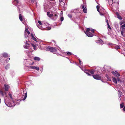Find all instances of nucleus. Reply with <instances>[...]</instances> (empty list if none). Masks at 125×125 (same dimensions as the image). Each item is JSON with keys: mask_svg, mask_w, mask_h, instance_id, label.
Instances as JSON below:
<instances>
[{"mask_svg": "<svg viewBox=\"0 0 125 125\" xmlns=\"http://www.w3.org/2000/svg\"><path fill=\"white\" fill-rule=\"evenodd\" d=\"M14 97L13 94L9 93L8 97L6 96L4 98V102L7 106L12 107L15 105L14 101Z\"/></svg>", "mask_w": 125, "mask_h": 125, "instance_id": "obj_1", "label": "nucleus"}, {"mask_svg": "<svg viewBox=\"0 0 125 125\" xmlns=\"http://www.w3.org/2000/svg\"><path fill=\"white\" fill-rule=\"evenodd\" d=\"M50 0L51 1H45L44 6L46 8L48 7L49 9L52 7H54L56 6V4L55 2L53 1V0Z\"/></svg>", "mask_w": 125, "mask_h": 125, "instance_id": "obj_2", "label": "nucleus"}, {"mask_svg": "<svg viewBox=\"0 0 125 125\" xmlns=\"http://www.w3.org/2000/svg\"><path fill=\"white\" fill-rule=\"evenodd\" d=\"M49 24L46 21H43L42 22V27H39L37 26L38 27L42 30H44V29L46 28V30H50L51 29V27L50 26L49 27Z\"/></svg>", "mask_w": 125, "mask_h": 125, "instance_id": "obj_3", "label": "nucleus"}, {"mask_svg": "<svg viewBox=\"0 0 125 125\" xmlns=\"http://www.w3.org/2000/svg\"><path fill=\"white\" fill-rule=\"evenodd\" d=\"M28 39H27V40H26V42H24L25 43V45H24L23 46L24 48H28L30 46V43L31 44V46L33 47V48L35 46V45L34 44L32 43H31L29 42H28Z\"/></svg>", "mask_w": 125, "mask_h": 125, "instance_id": "obj_4", "label": "nucleus"}, {"mask_svg": "<svg viewBox=\"0 0 125 125\" xmlns=\"http://www.w3.org/2000/svg\"><path fill=\"white\" fill-rule=\"evenodd\" d=\"M96 8L97 11L99 12L100 15L102 16L104 15V14L105 13V10L103 8H101L100 10H99V7L97 5L96 6Z\"/></svg>", "mask_w": 125, "mask_h": 125, "instance_id": "obj_5", "label": "nucleus"}, {"mask_svg": "<svg viewBox=\"0 0 125 125\" xmlns=\"http://www.w3.org/2000/svg\"><path fill=\"white\" fill-rule=\"evenodd\" d=\"M46 49L48 51H50L53 53L56 52L57 51V49L55 47L48 46L47 47Z\"/></svg>", "mask_w": 125, "mask_h": 125, "instance_id": "obj_6", "label": "nucleus"}, {"mask_svg": "<svg viewBox=\"0 0 125 125\" xmlns=\"http://www.w3.org/2000/svg\"><path fill=\"white\" fill-rule=\"evenodd\" d=\"M71 13L74 12L77 15H78L80 13H81L80 12V10L79 9H76L73 10H71Z\"/></svg>", "mask_w": 125, "mask_h": 125, "instance_id": "obj_7", "label": "nucleus"}, {"mask_svg": "<svg viewBox=\"0 0 125 125\" xmlns=\"http://www.w3.org/2000/svg\"><path fill=\"white\" fill-rule=\"evenodd\" d=\"M27 96V93L26 92V93H24V95H23L22 97V99H21L20 101L18 102L17 103H16V104L15 103V105H19L20 104V101H21V100L24 101V100L26 98Z\"/></svg>", "mask_w": 125, "mask_h": 125, "instance_id": "obj_8", "label": "nucleus"}, {"mask_svg": "<svg viewBox=\"0 0 125 125\" xmlns=\"http://www.w3.org/2000/svg\"><path fill=\"white\" fill-rule=\"evenodd\" d=\"M12 3L13 4L17 6H20L21 5V3L19 2L18 0H14Z\"/></svg>", "mask_w": 125, "mask_h": 125, "instance_id": "obj_9", "label": "nucleus"}, {"mask_svg": "<svg viewBox=\"0 0 125 125\" xmlns=\"http://www.w3.org/2000/svg\"><path fill=\"white\" fill-rule=\"evenodd\" d=\"M5 59L4 58L2 55L1 54H0V62L1 63H4L5 62H7L8 61V60H5Z\"/></svg>", "mask_w": 125, "mask_h": 125, "instance_id": "obj_10", "label": "nucleus"}, {"mask_svg": "<svg viewBox=\"0 0 125 125\" xmlns=\"http://www.w3.org/2000/svg\"><path fill=\"white\" fill-rule=\"evenodd\" d=\"M93 77L95 79L99 80L101 79V76L98 74H94L92 75Z\"/></svg>", "mask_w": 125, "mask_h": 125, "instance_id": "obj_11", "label": "nucleus"}, {"mask_svg": "<svg viewBox=\"0 0 125 125\" xmlns=\"http://www.w3.org/2000/svg\"><path fill=\"white\" fill-rule=\"evenodd\" d=\"M115 72L112 71L111 72V73L116 76L118 77L120 76V75L116 71Z\"/></svg>", "mask_w": 125, "mask_h": 125, "instance_id": "obj_12", "label": "nucleus"}, {"mask_svg": "<svg viewBox=\"0 0 125 125\" xmlns=\"http://www.w3.org/2000/svg\"><path fill=\"white\" fill-rule=\"evenodd\" d=\"M86 35L89 37H92L93 36V34L90 32H85Z\"/></svg>", "mask_w": 125, "mask_h": 125, "instance_id": "obj_13", "label": "nucleus"}, {"mask_svg": "<svg viewBox=\"0 0 125 125\" xmlns=\"http://www.w3.org/2000/svg\"><path fill=\"white\" fill-rule=\"evenodd\" d=\"M29 67L31 69H35L37 71H38L39 70V67L37 66H30Z\"/></svg>", "mask_w": 125, "mask_h": 125, "instance_id": "obj_14", "label": "nucleus"}, {"mask_svg": "<svg viewBox=\"0 0 125 125\" xmlns=\"http://www.w3.org/2000/svg\"><path fill=\"white\" fill-rule=\"evenodd\" d=\"M0 54L1 55H2V56L4 58H6L8 56L10 57V56L8 55V54L4 52V53H3Z\"/></svg>", "mask_w": 125, "mask_h": 125, "instance_id": "obj_15", "label": "nucleus"}, {"mask_svg": "<svg viewBox=\"0 0 125 125\" xmlns=\"http://www.w3.org/2000/svg\"><path fill=\"white\" fill-rule=\"evenodd\" d=\"M82 8L83 9V11L84 13H86L87 12V9L86 7H84V5H83L81 6Z\"/></svg>", "mask_w": 125, "mask_h": 125, "instance_id": "obj_16", "label": "nucleus"}, {"mask_svg": "<svg viewBox=\"0 0 125 125\" xmlns=\"http://www.w3.org/2000/svg\"><path fill=\"white\" fill-rule=\"evenodd\" d=\"M31 38H32V39L35 41L36 42H37L38 41L37 40V39L36 38L34 37V34H33L31 33Z\"/></svg>", "mask_w": 125, "mask_h": 125, "instance_id": "obj_17", "label": "nucleus"}, {"mask_svg": "<svg viewBox=\"0 0 125 125\" xmlns=\"http://www.w3.org/2000/svg\"><path fill=\"white\" fill-rule=\"evenodd\" d=\"M4 86L5 87V90L6 91H8L9 86L8 85L6 84H4Z\"/></svg>", "mask_w": 125, "mask_h": 125, "instance_id": "obj_18", "label": "nucleus"}, {"mask_svg": "<svg viewBox=\"0 0 125 125\" xmlns=\"http://www.w3.org/2000/svg\"><path fill=\"white\" fill-rule=\"evenodd\" d=\"M30 2L32 3H34L35 4L36 6L37 5V2H36V0H31Z\"/></svg>", "mask_w": 125, "mask_h": 125, "instance_id": "obj_19", "label": "nucleus"}, {"mask_svg": "<svg viewBox=\"0 0 125 125\" xmlns=\"http://www.w3.org/2000/svg\"><path fill=\"white\" fill-rule=\"evenodd\" d=\"M110 1L113 2H113L116 3H118L119 2V0H110Z\"/></svg>", "mask_w": 125, "mask_h": 125, "instance_id": "obj_20", "label": "nucleus"}, {"mask_svg": "<svg viewBox=\"0 0 125 125\" xmlns=\"http://www.w3.org/2000/svg\"><path fill=\"white\" fill-rule=\"evenodd\" d=\"M47 15L48 16L50 17H52L54 15L52 14H50V12H47Z\"/></svg>", "mask_w": 125, "mask_h": 125, "instance_id": "obj_21", "label": "nucleus"}, {"mask_svg": "<svg viewBox=\"0 0 125 125\" xmlns=\"http://www.w3.org/2000/svg\"><path fill=\"white\" fill-rule=\"evenodd\" d=\"M113 45L116 49H118L120 48V47L117 45L114 44H113Z\"/></svg>", "mask_w": 125, "mask_h": 125, "instance_id": "obj_22", "label": "nucleus"}, {"mask_svg": "<svg viewBox=\"0 0 125 125\" xmlns=\"http://www.w3.org/2000/svg\"><path fill=\"white\" fill-rule=\"evenodd\" d=\"M97 42L98 43H99V44H103L102 43V40L100 39H99L96 42Z\"/></svg>", "mask_w": 125, "mask_h": 125, "instance_id": "obj_23", "label": "nucleus"}, {"mask_svg": "<svg viewBox=\"0 0 125 125\" xmlns=\"http://www.w3.org/2000/svg\"><path fill=\"white\" fill-rule=\"evenodd\" d=\"M116 14L117 15V18L119 20H122V19L121 17L119 15L118 13L116 12Z\"/></svg>", "mask_w": 125, "mask_h": 125, "instance_id": "obj_24", "label": "nucleus"}, {"mask_svg": "<svg viewBox=\"0 0 125 125\" xmlns=\"http://www.w3.org/2000/svg\"><path fill=\"white\" fill-rule=\"evenodd\" d=\"M124 23V21H122L120 23V25H121V27L122 28H124L125 27V24H124L122 25L123 23Z\"/></svg>", "mask_w": 125, "mask_h": 125, "instance_id": "obj_25", "label": "nucleus"}, {"mask_svg": "<svg viewBox=\"0 0 125 125\" xmlns=\"http://www.w3.org/2000/svg\"><path fill=\"white\" fill-rule=\"evenodd\" d=\"M40 58L38 57H35L34 58V59L36 61H39L40 60Z\"/></svg>", "mask_w": 125, "mask_h": 125, "instance_id": "obj_26", "label": "nucleus"}, {"mask_svg": "<svg viewBox=\"0 0 125 125\" xmlns=\"http://www.w3.org/2000/svg\"><path fill=\"white\" fill-rule=\"evenodd\" d=\"M38 23L40 25L39 26V25H37V26H38L40 27H41L42 26V22L41 21H38Z\"/></svg>", "mask_w": 125, "mask_h": 125, "instance_id": "obj_27", "label": "nucleus"}, {"mask_svg": "<svg viewBox=\"0 0 125 125\" xmlns=\"http://www.w3.org/2000/svg\"><path fill=\"white\" fill-rule=\"evenodd\" d=\"M113 81L115 83H117V80L116 78L114 77L113 78Z\"/></svg>", "mask_w": 125, "mask_h": 125, "instance_id": "obj_28", "label": "nucleus"}, {"mask_svg": "<svg viewBox=\"0 0 125 125\" xmlns=\"http://www.w3.org/2000/svg\"><path fill=\"white\" fill-rule=\"evenodd\" d=\"M118 97H119V98H120V97H121L122 95V92H120V91L118 90Z\"/></svg>", "mask_w": 125, "mask_h": 125, "instance_id": "obj_29", "label": "nucleus"}, {"mask_svg": "<svg viewBox=\"0 0 125 125\" xmlns=\"http://www.w3.org/2000/svg\"><path fill=\"white\" fill-rule=\"evenodd\" d=\"M0 94L2 96H4L6 94L5 93L1 91H0Z\"/></svg>", "mask_w": 125, "mask_h": 125, "instance_id": "obj_30", "label": "nucleus"}, {"mask_svg": "<svg viewBox=\"0 0 125 125\" xmlns=\"http://www.w3.org/2000/svg\"><path fill=\"white\" fill-rule=\"evenodd\" d=\"M62 14H60L61 17L60 18V20L61 22H62V21H63V20H64L63 17L62 16Z\"/></svg>", "mask_w": 125, "mask_h": 125, "instance_id": "obj_31", "label": "nucleus"}, {"mask_svg": "<svg viewBox=\"0 0 125 125\" xmlns=\"http://www.w3.org/2000/svg\"><path fill=\"white\" fill-rule=\"evenodd\" d=\"M95 72V71L94 70H90L89 71V72L92 74H94V73Z\"/></svg>", "mask_w": 125, "mask_h": 125, "instance_id": "obj_32", "label": "nucleus"}, {"mask_svg": "<svg viewBox=\"0 0 125 125\" xmlns=\"http://www.w3.org/2000/svg\"><path fill=\"white\" fill-rule=\"evenodd\" d=\"M10 66V64H7L5 67V68L6 70H7L9 68Z\"/></svg>", "mask_w": 125, "mask_h": 125, "instance_id": "obj_33", "label": "nucleus"}, {"mask_svg": "<svg viewBox=\"0 0 125 125\" xmlns=\"http://www.w3.org/2000/svg\"><path fill=\"white\" fill-rule=\"evenodd\" d=\"M105 77L107 78V79L109 81H111V80L110 79V78L109 77V76L107 74H106L105 75Z\"/></svg>", "mask_w": 125, "mask_h": 125, "instance_id": "obj_34", "label": "nucleus"}, {"mask_svg": "<svg viewBox=\"0 0 125 125\" xmlns=\"http://www.w3.org/2000/svg\"><path fill=\"white\" fill-rule=\"evenodd\" d=\"M19 18L20 20L21 21H22L23 20H22V16H21V14H20L19 16Z\"/></svg>", "mask_w": 125, "mask_h": 125, "instance_id": "obj_35", "label": "nucleus"}, {"mask_svg": "<svg viewBox=\"0 0 125 125\" xmlns=\"http://www.w3.org/2000/svg\"><path fill=\"white\" fill-rule=\"evenodd\" d=\"M54 15L52 17H53L54 18V19H56L57 17V15L56 14H53Z\"/></svg>", "mask_w": 125, "mask_h": 125, "instance_id": "obj_36", "label": "nucleus"}, {"mask_svg": "<svg viewBox=\"0 0 125 125\" xmlns=\"http://www.w3.org/2000/svg\"><path fill=\"white\" fill-rule=\"evenodd\" d=\"M91 31L90 29L89 28H87L86 29V30L85 32H85H90V31Z\"/></svg>", "mask_w": 125, "mask_h": 125, "instance_id": "obj_37", "label": "nucleus"}, {"mask_svg": "<svg viewBox=\"0 0 125 125\" xmlns=\"http://www.w3.org/2000/svg\"><path fill=\"white\" fill-rule=\"evenodd\" d=\"M84 72L87 74L89 76H91V75L88 72L87 70H85V71H84Z\"/></svg>", "mask_w": 125, "mask_h": 125, "instance_id": "obj_38", "label": "nucleus"}, {"mask_svg": "<svg viewBox=\"0 0 125 125\" xmlns=\"http://www.w3.org/2000/svg\"><path fill=\"white\" fill-rule=\"evenodd\" d=\"M66 53L68 55H72L73 54L71 52H66Z\"/></svg>", "mask_w": 125, "mask_h": 125, "instance_id": "obj_39", "label": "nucleus"}, {"mask_svg": "<svg viewBox=\"0 0 125 125\" xmlns=\"http://www.w3.org/2000/svg\"><path fill=\"white\" fill-rule=\"evenodd\" d=\"M68 16L70 18H72V15L70 14H68Z\"/></svg>", "mask_w": 125, "mask_h": 125, "instance_id": "obj_40", "label": "nucleus"}, {"mask_svg": "<svg viewBox=\"0 0 125 125\" xmlns=\"http://www.w3.org/2000/svg\"><path fill=\"white\" fill-rule=\"evenodd\" d=\"M120 106L121 108H122L124 107V105L123 104H120Z\"/></svg>", "mask_w": 125, "mask_h": 125, "instance_id": "obj_41", "label": "nucleus"}, {"mask_svg": "<svg viewBox=\"0 0 125 125\" xmlns=\"http://www.w3.org/2000/svg\"><path fill=\"white\" fill-rule=\"evenodd\" d=\"M121 33L122 35L123 36H124L125 35L124 34V32L123 31H121Z\"/></svg>", "mask_w": 125, "mask_h": 125, "instance_id": "obj_42", "label": "nucleus"}, {"mask_svg": "<svg viewBox=\"0 0 125 125\" xmlns=\"http://www.w3.org/2000/svg\"><path fill=\"white\" fill-rule=\"evenodd\" d=\"M25 37L26 39H27L28 38V36L27 35H26L25 34Z\"/></svg>", "mask_w": 125, "mask_h": 125, "instance_id": "obj_43", "label": "nucleus"}, {"mask_svg": "<svg viewBox=\"0 0 125 125\" xmlns=\"http://www.w3.org/2000/svg\"><path fill=\"white\" fill-rule=\"evenodd\" d=\"M27 31H28V29L27 28H25V33H26V32H27Z\"/></svg>", "mask_w": 125, "mask_h": 125, "instance_id": "obj_44", "label": "nucleus"}, {"mask_svg": "<svg viewBox=\"0 0 125 125\" xmlns=\"http://www.w3.org/2000/svg\"><path fill=\"white\" fill-rule=\"evenodd\" d=\"M107 25V26H108V28L109 29H111V27L110 26L109 24H108V25Z\"/></svg>", "mask_w": 125, "mask_h": 125, "instance_id": "obj_45", "label": "nucleus"}, {"mask_svg": "<svg viewBox=\"0 0 125 125\" xmlns=\"http://www.w3.org/2000/svg\"><path fill=\"white\" fill-rule=\"evenodd\" d=\"M79 64L80 65H81L82 64V62H81L80 59H79Z\"/></svg>", "mask_w": 125, "mask_h": 125, "instance_id": "obj_46", "label": "nucleus"}, {"mask_svg": "<svg viewBox=\"0 0 125 125\" xmlns=\"http://www.w3.org/2000/svg\"><path fill=\"white\" fill-rule=\"evenodd\" d=\"M125 30V28H122V29H121L120 31H123L124 32Z\"/></svg>", "mask_w": 125, "mask_h": 125, "instance_id": "obj_47", "label": "nucleus"}, {"mask_svg": "<svg viewBox=\"0 0 125 125\" xmlns=\"http://www.w3.org/2000/svg\"><path fill=\"white\" fill-rule=\"evenodd\" d=\"M104 69L105 70H107V71H109L106 68L105 66H104Z\"/></svg>", "mask_w": 125, "mask_h": 125, "instance_id": "obj_48", "label": "nucleus"}, {"mask_svg": "<svg viewBox=\"0 0 125 125\" xmlns=\"http://www.w3.org/2000/svg\"><path fill=\"white\" fill-rule=\"evenodd\" d=\"M105 20H106V22L107 23V24L108 25L109 24V22H108V20H106V19H105Z\"/></svg>", "mask_w": 125, "mask_h": 125, "instance_id": "obj_49", "label": "nucleus"}, {"mask_svg": "<svg viewBox=\"0 0 125 125\" xmlns=\"http://www.w3.org/2000/svg\"><path fill=\"white\" fill-rule=\"evenodd\" d=\"M64 0H59V1L60 2H63V1H64Z\"/></svg>", "mask_w": 125, "mask_h": 125, "instance_id": "obj_50", "label": "nucleus"}, {"mask_svg": "<svg viewBox=\"0 0 125 125\" xmlns=\"http://www.w3.org/2000/svg\"><path fill=\"white\" fill-rule=\"evenodd\" d=\"M91 32L93 33H94V29H92L91 30Z\"/></svg>", "mask_w": 125, "mask_h": 125, "instance_id": "obj_51", "label": "nucleus"}, {"mask_svg": "<svg viewBox=\"0 0 125 125\" xmlns=\"http://www.w3.org/2000/svg\"><path fill=\"white\" fill-rule=\"evenodd\" d=\"M118 24L117 23H116V24L115 27H116L118 28Z\"/></svg>", "mask_w": 125, "mask_h": 125, "instance_id": "obj_52", "label": "nucleus"}, {"mask_svg": "<svg viewBox=\"0 0 125 125\" xmlns=\"http://www.w3.org/2000/svg\"><path fill=\"white\" fill-rule=\"evenodd\" d=\"M58 50H59L60 52H62L60 48H59V49H58Z\"/></svg>", "mask_w": 125, "mask_h": 125, "instance_id": "obj_53", "label": "nucleus"}, {"mask_svg": "<svg viewBox=\"0 0 125 125\" xmlns=\"http://www.w3.org/2000/svg\"><path fill=\"white\" fill-rule=\"evenodd\" d=\"M36 46L33 47L34 49L35 50H36Z\"/></svg>", "mask_w": 125, "mask_h": 125, "instance_id": "obj_54", "label": "nucleus"}, {"mask_svg": "<svg viewBox=\"0 0 125 125\" xmlns=\"http://www.w3.org/2000/svg\"><path fill=\"white\" fill-rule=\"evenodd\" d=\"M117 80L118 81H120V79L119 78L117 77Z\"/></svg>", "mask_w": 125, "mask_h": 125, "instance_id": "obj_55", "label": "nucleus"}, {"mask_svg": "<svg viewBox=\"0 0 125 125\" xmlns=\"http://www.w3.org/2000/svg\"><path fill=\"white\" fill-rule=\"evenodd\" d=\"M57 55L58 56H61V55L60 54L58 53H57Z\"/></svg>", "mask_w": 125, "mask_h": 125, "instance_id": "obj_56", "label": "nucleus"}, {"mask_svg": "<svg viewBox=\"0 0 125 125\" xmlns=\"http://www.w3.org/2000/svg\"><path fill=\"white\" fill-rule=\"evenodd\" d=\"M27 32L29 34H30V32L29 31H27Z\"/></svg>", "mask_w": 125, "mask_h": 125, "instance_id": "obj_57", "label": "nucleus"}, {"mask_svg": "<svg viewBox=\"0 0 125 125\" xmlns=\"http://www.w3.org/2000/svg\"><path fill=\"white\" fill-rule=\"evenodd\" d=\"M123 111L125 112V107H124L123 109Z\"/></svg>", "mask_w": 125, "mask_h": 125, "instance_id": "obj_58", "label": "nucleus"}, {"mask_svg": "<svg viewBox=\"0 0 125 125\" xmlns=\"http://www.w3.org/2000/svg\"><path fill=\"white\" fill-rule=\"evenodd\" d=\"M109 4L110 5H112V4L110 2H109Z\"/></svg>", "mask_w": 125, "mask_h": 125, "instance_id": "obj_59", "label": "nucleus"}, {"mask_svg": "<svg viewBox=\"0 0 125 125\" xmlns=\"http://www.w3.org/2000/svg\"><path fill=\"white\" fill-rule=\"evenodd\" d=\"M49 0V1H51L50 0ZM46 1H47V0H46Z\"/></svg>", "mask_w": 125, "mask_h": 125, "instance_id": "obj_60", "label": "nucleus"}, {"mask_svg": "<svg viewBox=\"0 0 125 125\" xmlns=\"http://www.w3.org/2000/svg\"><path fill=\"white\" fill-rule=\"evenodd\" d=\"M18 8L19 9V8L18 7Z\"/></svg>", "mask_w": 125, "mask_h": 125, "instance_id": "obj_61", "label": "nucleus"}, {"mask_svg": "<svg viewBox=\"0 0 125 125\" xmlns=\"http://www.w3.org/2000/svg\"><path fill=\"white\" fill-rule=\"evenodd\" d=\"M28 52V51H27L26 52V53Z\"/></svg>", "mask_w": 125, "mask_h": 125, "instance_id": "obj_62", "label": "nucleus"}, {"mask_svg": "<svg viewBox=\"0 0 125 125\" xmlns=\"http://www.w3.org/2000/svg\"><path fill=\"white\" fill-rule=\"evenodd\" d=\"M9 60H10V58H9Z\"/></svg>", "mask_w": 125, "mask_h": 125, "instance_id": "obj_63", "label": "nucleus"}, {"mask_svg": "<svg viewBox=\"0 0 125 125\" xmlns=\"http://www.w3.org/2000/svg\"><path fill=\"white\" fill-rule=\"evenodd\" d=\"M109 45L112 44H110V43H109Z\"/></svg>", "mask_w": 125, "mask_h": 125, "instance_id": "obj_64", "label": "nucleus"}]
</instances>
